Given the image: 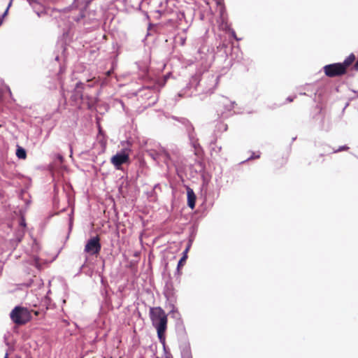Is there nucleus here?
Returning a JSON list of instances; mask_svg holds the SVG:
<instances>
[{
    "instance_id": "1",
    "label": "nucleus",
    "mask_w": 358,
    "mask_h": 358,
    "mask_svg": "<svg viewBox=\"0 0 358 358\" xmlns=\"http://www.w3.org/2000/svg\"><path fill=\"white\" fill-rule=\"evenodd\" d=\"M150 317L153 326L156 328L160 341L164 340V334L166 329L167 316L160 307L151 308Z\"/></svg>"
},
{
    "instance_id": "2",
    "label": "nucleus",
    "mask_w": 358,
    "mask_h": 358,
    "mask_svg": "<svg viewBox=\"0 0 358 358\" xmlns=\"http://www.w3.org/2000/svg\"><path fill=\"white\" fill-rule=\"evenodd\" d=\"M122 149L117 152L110 159L111 164L117 170L121 169V166L129 163V154L131 152V143L129 141H122Z\"/></svg>"
},
{
    "instance_id": "3",
    "label": "nucleus",
    "mask_w": 358,
    "mask_h": 358,
    "mask_svg": "<svg viewBox=\"0 0 358 358\" xmlns=\"http://www.w3.org/2000/svg\"><path fill=\"white\" fill-rule=\"evenodd\" d=\"M11 320L17 325H22L28 322L31 315L27 308L16 306L10 313Z\"/></svg>"
},
{
    "instance_id": "4",
    "label": "nucleus",
    "mask_w": 358,
    "mask_h": 358,
    "mask_svg": "<svg viewBox=\"0 0 358 358\" xmlns=\"http://www.w3.org/2000/svg\"><path fill=\"white\" fill-rule=\"evenodd\" d=\"M324 71L326 76L331 78L341 76L345 73L341 63L326 65L324 66Z\"/></svg>"
},
{
    "instance_id": "5",
    "label": "nucleus",
    "mask_w": 358,
    "mask_h": 358,
    "mask_svg": "<svg viewBox=\"0 0 358 358\" xmlns=\"http://www.w3.org/2000/svg\"><path fill=\"white\" fill-rule=\"evenodd\" d=\"M101 248V246L99 242V238L95 236L88 240L85 247V252L94 255L98 254Z\"/></svg>"
},
{
    "instance_id": "6",
    "label": "nucleus",
    "mask_w": 358,
    "mask_h": 358,
    "mask_svg": "<svg viewBox=\"0 0 358 358\" xmlns=\"http://www.w3.org/2000/svg\"><path fill=\"white\" fill-rule=\"evenodd\" d=\"M181 122H182V124L188 125V127L187 128V129L188 131L189 138L190 143H191L192 145L194 147V148L195 150H196L197 148L199 147V144L197 142L198 140L194 137V128L192 127V126L191 125V124L189 122V121L187 120H186L185 118H182Z\"/></svg>"
},
{
    "instance_id": "7",
    "label": "nucleus",
    "mask_w": 358,
    "mask_h": 358,
    "mask_svg": "<svg viewBox=\"0 0 358 358\" xmlns=\"http://www.w3.org/2000/svg\"><path fill=\"white\" fill-rule=\"evenodd\" d=\"M163 162L169 167L171 164H175L176 160L173 158L171 155L164 148H161L160 159L159 162Z\"/></svg>"
},
{
    "instance_id": "8",
    "label": "nucleus",
    "mask_w": 358,
    "mask_h": 358,
    "mask_svg": "<svg viewBox=\"0 0 358 358\" xmlns=\"http://www.w3.org/2000/svg\"><path fill=\"white\" fill-rule=\"evenodd\" d=\"M221 103L225 109V110L222 113V116L227 117L228 116L227 112H231L233 110L235 103L229 101L227 98H222Z\"/></svg>"
},
{
    "instance_id": "9",
    "label": "nucleus",
    "mask_w": 358,
    "mask_h": 358,
    "mask_svg": "<svg viewBox=\"0 0 358 358\" xmlns=\"http://www.w3.org/2000/svg\"><path fill=\"white\" fill-rule=\"evenodd\" d=\"M187 205L191 209H194L195 207L196 195L192 189L187 187Z\"/></svg>"
},
{
    "instance_id": "10",
    "label": "nucleus",
    "mask_w": 358,
    "mask_h": 358,
    "mask_svg": "<svg viewBox=\"0 0 358 358\" xmlns=\"http://www.w3.org/2000/svg\"><path fill=\"white\" fill-rule=\"evenodd\" d=\"M161 148L159 147L158 150H148L147 152L148 155L155 161L159 163V160L160 159L161 154Z\"/></svg>"
},
{
    "instance_id": "11",
    "label": "nucleus",
    "mask_w": 358,
    "mask_h": 358,
    "mask_svg": "<svg viewBox=\"0 0 358 358\" xmlns=\"http://www.w3.org/2000/svg\"><path fill=\"white\" fill-rule=\"evenodd\" d=\"M84 84L79 82L77 83L74 90V96L76 99H82L83 97V90Z\"/></svg>"
},
{
    "instance_id": "12",
    "label": "nucleus",
    "mask_w": 358,
    "mask_h": 358,
    "mask_svg": "<svg viewBox=\"0 0 358 358\" xmlns=\"http://www.w3.org/2000/svg\"><path fill=\"white\" fill-rule=\"evenodd\" d=\"M218 79H219V77L218 76H214L213 75H211L210 77V80L211 81V85L210 87H209L207 90H206V92L208 93H213V91H214V89L215 88L216 85H217V83H218Z\"/></svg>"
},
{
    "instance_id": "13",
    "label": "nucleus",
    "mask_w": 358,
    "mask_h": 358,
    "mask_svg": "<svg viewBox=\"0 0 358 358\" xmlns=\"http://www.w3.org/2000/svg\"><path fill=\"white\" fill-rule=\"evenodd\" d=\"M355 56L353 53H351L343 63H341V65L344 67V71H346V69L355 61Z\"/></svg>"
},
{
    "instance_id": "14",
    "label": "nucleus",
    "mask_w": 358,
    "mask_h": 358,
    "mask_svg": "<svg viewBox=\"0 0 358 358\" xmlns=\"http://www.w3.org/2000/svg\"><path fill=\"white\" fill-rule=\"evenodd\" d=\"M16 156L21 159H24L27 157V152L25 149L22 147L17 145L16 150Z\"/></svg>"
},
{
    "instance_id": "15",
    "label": "nucleus",
    "mask_w": 358,
    "mask_h": 358,
    "mask_svg": "<svg viewBox=\"0 0 358 358\" xmlns=\"http://www.w3.org/2000/svg\"><path fill=\"white\" fill-rule=\"evenodd\" d=\"M189 246H188L185 250L183 252V256L182 257V258L180 259V261L178 262V269H179L180 266L182 265V262H185L186 259H187V252L189 250Z\"/></svg>"
},
{
    "instance_id": "16",
    "label": "nucleus",
    "mask_w": 358,
    "mask_h": 358,
    "mask_svg": "<svg viewBox=\"0 0 358 358\" xmlns=\"http://www.w3.org/2000/svg\"><path fill=\"white\" fill-rule=\"evenodd\" d=\"M349 148L346 145H343V146H340L337 150H335L333 151V152H341V151H343V150H348Z\"/></svg>"
},
{
    "instance_id": "17",
    "label": "nucleus",
    "mask_w": 358,
    "mask_h": 358,
    "mask_svg": "<svg viewBox=\"0 0 358 358\" xmlns=\"http://www.w3.org/2000/svg\"><path fill=\"white\" fill-rule=\"evenodd\" d=\"M23 231L22 232H20L18 234H16V240L17 242H20L21 240H22V238L23 236Z\"/></svg>"
},
{
    "instance_id": "18",
    "label": "nucleus",
    "mask_w": 358,
    "mask_h": 358,
    "mask_svg": "<svg viewBox=\"0 0 358 358\" xmlns=\"http://www.w3.org/2000/svg\"><path fill=\"white\" fill-rule=\"evenodd\" d=\"M259 157H260L259 153L257 154V155H255V153L253 152L252 154V155L250 157H248V159L247 160H250V159H257V158H259Z\"/></svg>"
},
{
    "instance_id": "19",
    "label": "nucleus",
    "mask_w": 358,
    "mask_h": 358,
    "mask_svg": "<svg viewBox=\"0 0 358 358\" xmlns=\"http://www.w3.org/2000/svg\"><path fill=\"white\" fill-rule=\"evenodd\" d=\"M84 14L83 12H81L78 17H76L74 20L77 22H79L82 18H83Z\"/></svg>"
},
{
    "instance_id": "20",
    "label": "nucleus",
    "mask_w": 358,
    "mask_h": 358,
    "mask_svg": "<svg viewBox=\"0 0 358 358\" xmlns=\"http://www.w3.org/2000/svg\"><path fill=\"white\" fill-rule=\"evenodd\" d=\"M182 358H191L190 354L189 352H185L182 354Z\"/></svg>"
},
{
    "instance_id": "21",
    "label": "nucleus",
    "mask_w": 358,
    "mask_h": 358,
    "mask_svg": "<svg viewBox=\"0 0 358 358\" xmlns=\"http://www.w3.org/2000/svg\"><path fill=\"white\" fill-rule=\"evenodd\" d=\"M231 36L237 41H239L240 39L236 37V33L234 31V30H231Z\"/></svg>"
},
{
    "instance_id": "22",
    "label": "nucleus",
    "mask_w": 358,
    "mask_h": 358,
    "mask_svg": "<svg viewBox=\"0 0 358 358\" xmlns=\"http://www.w3.org/2000/svg\"><path fill=\"white\" fill-rule=\"evenodd\" d=\"M8 9H6V10L4 11V13H3L2 16L1 17V19H3L4 17H6L7 15H8Z\"/></svg>"
},
{
    "instance_id": "23",
    "label": "nucleus",
    "mask_w": 358,
    "mask_h": 358,
    "mask_svg": "<svg viewBox=\"0 0 358 358\" xmlns=\"http://www.w3.org/2000/svg\"><path fill=\"white\" fill-rule=\"evenodd\" d=\"M354 69H355V70L358 71V60L355 64Z\"/></svg>"
},
{
    "instance_id": "24",
    "label": "nucleus",
    "mask_w": 358,
    "mask_h": 358,
    "mask_svg": "<svg viewBox=\"0 0 358 358\" xmlns=\"http://www.w3.org/2000/svg\"><path fill=\"white\" fill-rule=\"evenodd\" d=\"M13 1V0H10V2L8 3V6H7V8H6L7 9H8V10H9V8H10V6H12Z\"/></svg>"
},
{
    "instance_id": "25",
    "label": "nucleus",
    "mask_w": 358,
    "mask_h": 358,
    "mask_svg": "<svg viewBox=\"0 0 358 358\" xmlns=\"http://www.w3.org/2000/svg\"><path fill=\"white\" fill-rule=\"evenodd\" d=\"M293 99H293L292 97H291V96H289V97H287V100L288 101H289V102L292 101H293Z\"/></svg>"
},
{
    "instance_id": "26",
    "label": "nucleus",
    "mask_w": 358,
    "mask_h": 358,
    "mask_svg": "<svg viewBox=\"0 0 358 358\" xmlns=\"http://www.w3.org/2000/svg\"><path fill=\"white\" fill-rule=\"evenodd\" d=\"M20 224H21L23 227H25V225H26V224H25V222H24V220H22V222H21Z\"/></svg>"
},
{
    "instance_id": "27",
    "label": "nucleus",
    "mask_w": 358,
    "mask_h": 358,
    "mask_svg": "<svg viewBox=\"0 0 358 358\" xmlns=\"http://www.w3.org/2000/svg\"><path fill=\"white\" fill-rule=\"evenodd\" d=\"M178 97H182L184 94L182 92H179L178 94Z\"/></svg>"
},
{
    "instance_id": "28",
    "label": "nucleus",
    "mask_w": 358,
    "mask_h": 358,
    "mask_svg": "<svg viewBox=\"0 0 358 358\" xmlns=\"http://www.w3.org/2000/svg\"><path fill=\"white\" fill-rule=\"evenodd\" d=\"M111 73H112V71L110 70V71H107L106 74L108 76H109L111 74Z\"/></svg>"
},
{
    "instance_id": "29",
    "label": "nucleus",
    "mask_w": 358,
    "mask_h": 358,
    "mask_svg": "<svg viewBox=\"0 0 358 358\" xmlns=\"http://www.w3.org/2000/svg\"><path fill=\"white\" fill-rule=\"evenodd\" d=\"M2 22H3V20L1 19V17H0V26L1 25Z\"/></svg>"
},
{
    "instance_id": "30",
    "label": "nucleus",
    "mask_w": 358,
    "mask_h": 358,
    "mask_svg": "<svg viewBox=\"0 0 358 358\" xmlns=\"http://www.w3.org/2000/svg\"><path fill=\"white\" fill-rule=\"evenodd\" d=\"M34 0H27V1L29 3V4H31V1H33Z\"/></svg>"
},
{
    "instance_id": "31",
    "label": "nucleus",
    "mask_w": 358,
    "mask_h": 358,
    "mask_svg": "<svg viewBox=\"0 0 358 358\" xmlns=\"http://www.w3.org/2000/svg\"><path fill=\"white\" fill-rule=\"evenodd\" d=\"M4 358H8V354L6 353Z\"/></svg>"
},
{
    "instance_id": "32",
    "label": "nucleus",
    "mask_w": 358,
    "mask_h": 358,
    "mask_svg": "<svg viewBox=\"0 0 358 358\" xmlns=\"http://www.w3.org/2000/svg\"><path fill=\"white\" fill-rule=\"evenodd\" d=\"M227 125H225L224 126V130H227Z\"/></svg>"
},
{
    "instance_id": "33",
    "label": "nucleus",
    "mask_w": 358,
    "mask_h": 358,
    "mask_svg": "<svg viewBox=\"0 0 358 358\" xmlns=\"http://www.w3.org/2000/svg\"><path fill=\"white\" fill-rule=\"evenodd\" d=\"M167 358H172V357H167Z\"/></svg>"
}]
</instances>
